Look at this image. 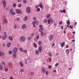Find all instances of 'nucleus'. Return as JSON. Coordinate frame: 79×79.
I'll return each instance as SVG.
<instances>
[{
    "label": "nucleus",
    "instance_id": "obj_4",
    "mask_svg": "<svg viewBox=\"0 0 79 79\" xmlns=\"http://www.w3.org/2000/svg\"><path fill=\"white\" fill-rule=\"evenodd\" d=\"M48 24H50V21L51 23H53V19L52 18H50L48 20Z\"/></svg>",
    "mask_w": 79,
    "mask_h": 79
},
{
    "label": "nucleus",
    "instance_id": "obj_55",
    "mask_svg": "<svg viewBox=\"0 0 79 79\" xmlns=\"http://www.w3.org/2000/svg\"><path fill=\"white\" fill-rule=\"evenodd\" d=\"M39 27H40V28H42V25H40Z\"/></svg>",
    "mask_w": 79,
    "mask_h": 79
},
{
    "label": "nucleus",
    "instance_id": "obj_32",
    "mask_svg": "<svg viewBox=\"0 0 79 79\" xmlns=\"http://www.w3.org/2000/svg\"><path fill=\"white\" fill-rule=\"evenodd\" d=\"M23 2L24 4H26V3H27L26 0H23Z\"/></svg>",
    "mask_w": 79,
    "mask_h": 79
},
{
    "label": "nucleus",
    "instance_id": "obj_28",
    "mask_svg": "<svg viewBox=\"0 0 79 79\" xmlns=\"http://www.w3.org/2000/svg\"><path fill=\"white\" fill-rule=\"evenodd\" d=\"M40 7L41 8H44V7L42 6V4L40 5Z\"/></svg>",
    "mask_w": 79,
    "mask_h": 79
},
{
    "label": "nucleus",
    "instance_id": "obj_57",
    "mask_svg": "<svg viewBox=\"0 0 79 79\" xmlns=\"http://www.w3.org/2000/svg\"><path fill=\"white\" fill-rule=\"evenodd\" d=\"M18 2H21V0H17Z\"/></svg>",
    "mask_w": 79,
    "mask_h": 79
},
{
    "label": "nucleus",
    "instance_id": "obj_41",
    "mask_svg": "<svg viewBox=\"0 0 79 79\" xmlns=\"http://www.w3.org/2000/svg\"><path fill=\"white\" fill-rule=\"evenodd\" d=\"M50 17V15H48V16H47V18H49Z\"/></svg>",
    "mask_w": 79,
    "mask_h": 79
},
{
    "label": "nucleus",
    "instance_id": "obj_26",
    "mask_svg": "<svg viewBox=\"0 0 79 79\" xmlns=\"http://www.w3.org/2000/svg\"><path fill=\"white\" fill-rule=\"evenodd\" d=\"M66 23L67 24L70 25V21L69 20H68Z\"/></svg>",
    "mask_w": 79,
    "mask_h": 79
},
{
    "label": "nucleus",
    "instance_id": "obj_37",
    "mask_svg": "<svg viewBox=\"0 0 79 79\" xmlns=\"http://www.w3.org/2000/svg\"><path fill=\"white\" fill-rule=\"evenodd\" d=\"M40 34H41V36H42L43 34H44V32H41Z\"/></svg>",
    "mask_w": 79,
    "mask_h": 79
},
{
    "label": "nucleus",
    "instance_id": "obj_49",
    "mask_svg": "<svg viewBox=\"0 0 79 79\" xmlns=\"http://www.w3.org/2000/svg\"><path fill=\"white\" fill-rule=\"evenodd\" d=\"M39 45H41V41H39Z\"/></svg>",
    "mask_w": 79,
    "mask_h": 79
},
{
    "label": "nucleus",
    "instance_id": "obj_22",
    "mask_svg": "<svg viewBox=\"0 0 79 79\" xmlns=\"http://www.w3.org/2000/svg\"><path fill=\"white\" fill-rule=\"evenodd\" d=\"M4 23H5L6 24L8 22V20H6V19H5L4 20Z\"/></svg>",
    "mask_w": 79,
    "mask_h": 79
},
{
    "label": "nucleus",
    "instance_id": "obj_31",
    "mask_svg": "<svg viewBox=\"0 0 79 79\" xmlns=\"http://www.w3.org/2000/svg\"><path fill=\"white\" fill-rule=\"evenodd\" d=\"M48 21V20H47V19H46L44 20V23H47V22Z\"/></svg>",
    "mask_w": 79,
    "mask_h": 79
},
{
    "label": "nucleus",
    "instance_id": "obj_29",
    "mask_svg": "<svg viewBox=\"0 0 79 79\" xmlns=\"http://www.w3.org/2000/svg\"><path fill=\"white\" fill-rule=\"evenodd\" d=\"M20 52H23V49L21 48H20Z\"/></svg>",
    "mask_w": 79,
    "mask_h": 79
},
{
    "label": "nucleus",
    "instance_id": "obj_64",
    "mask_svg": "<svg viewBox=\"0 0 79 79\" xmlns=\"http://www.w3.org/2000/svg\"><path fill=\"white\" fill-rule=\"evenodd\" d=\"M10 79H13V77H10Z\"/></svg>",
    "mask_w": 79,
    "mask_h": 79
},
{
    "label": "nucleus",
    "instance_id": "obj_5",
    "mask_svg": "<svg viewBox=\"0 0 79 79\" xmlns=\"http://www.w3.org/2000/svg\"><path fill=\"white\" fill-rule=\"evenodd\" d=\"M16 12L18 14H21L22 12L20 10L18 9L16 10Z\"/></svg>",
    "mask_w": 79,
    "mask_h": 79
},
{
    "label": "nucleus",
    "instance_id": "obj_13",
    "mask_svg": "<svg viewBox=\"0 0 79 79\" xmlns=\"http://www.w3.org/2000/svg\"><path fill=\"white\" fill-rule=\"evenodd\" d=\"M9 39L11 40V41H13V39L11 36H9Z\"/></svg>",
    "mask_w": 79,
    "mask_h": 79
},
{
    "label": "nucleus",
    "instance_id": "obj_60",
    "mask_svg": "<svg viewBox=\"0 0 79 79\" xmlns=\"http://www.w3.org/2000/svg\"><path fill=\"white\" fill-rule=\"evenodd\" d=\"M2 64H3L5 65V62H2Z\"/></svg>",
    "mask_w": 79,
    "mask_h": 79
},
{
    "label": "nucleus",
    "instance_id": "obj_56",
    "mask_svg": "<svg viewBox=\"0 0 79 79\" xmlns=\"http://www.w3.org/2000/svg\"><path fill=\"white\" fill-rule=\"evenodd\" d=\"M17 21H19V18H17Z\"/></svg>",
    "mask_w": 79,
    "mask_h": 79
},
{
    "label": "nucleus",
    "instance_id": "obj_18",
    "mask_svg": "<svg viewBox=\"0 0 79 79\" xmlns=\"http://www.w3.org/2000/svg\"><path fill=\"white\" fill-rule=\"evenodd\" d=\"M33 45L35 48H37V44H36L35 43H33Z\"/></svg>",
    "mask_w": 79,
    "mask_h": 79
},
{
    "label": "nucleus",
    "instance_id": "obj_46",
    "mask_svg": "<svg viewBox=\"0 0 79 79\" xmlns=\"http://www.w3.org/2000/svg\"><path fill=\"white\" fill-rule=\"evenodd\" d=\"M23 69H21L20 70V72L21 73H23Z\"/></svg>",
    "mask_w": 79,
    "mask_h": 79
},
{
    "label": "nucleus",
    "instance_id": "obj_33",
    "mask_svg": "<svg viewBox=\"0 0 79 79\" xmlns=\"http://www.w3.org/2000/svg\"><path fill=\"white\" fill-rule=\"evenodd\" d=\"M35 24H36V22H35L34 21L32 22L33 25H35Z\"/></svg>",
    "mask_w": 79,
    "mask_h": 79
},
{
    "label": "nucleus",
    "instance_id": "obj_42",
    "mask_svg": "<svg viewBox=\"0 0 79 79\" xmlns=\"http://www.w3.org/2000/svg\"><path fill=\"white\" fill-rule=\"evenodd\" d=\"M5 71H6V72H7V71H8V69L7 68H6V69H5Z\"/></svg>",
    "mask_w": 79,
    "mask_h": 79
},
{
    "label": "nucleus",
    "instance_id": "obj_21",
    "mask_svg": "<svg viewBox=\"0 0 79 79\" xmlns=\"http://www.w3.org/2000/svg\"><path fill=\"white\" fill-rule=\"evenodd\" d=\"M27 19V16H26L25 17L23 20L24 21H26Z\"/></svg>",
    "mask_w": 79,
    "mask_h": 79
},
{
    "label": "nucleus",
    "instance_id": "obj_44",
    "mask_svg": "<svg viewBox=\"0 0 79 79\" xmlns=\"http://www.w3.org/2000/svg\"><path fill=\"white\" fill-rule=\"evenodd\" d=\"M58 65V63H56L55 65V66L56 67Z\"/></svg>",
    "mask_w": 79,
    "mask_h": 79
},
{
    "label": "nucleus",
    "instance_id": "obj_23",
    "mask_svg": "<svg viewBox=\"0 0 79 79\" xmlns=\"http://www.w3.org/2000/svg\"><path fill=\"white\" fill-rule=\"evenodd\" d=\"M9 54H11L13 53V51H11V50H10L9 51Z\"/></svg>",
    "mask_w": 79,
    "mask_h": 79
},
{
    "label": "nucleus",
    "instance_id": "obj_27",
    "mask_svg": "<svg viewBox=\"0 0 79 79\" xmlns=\"http://www.w3.org/2000/svg\"><path fill=\"white\" fill-rule=\"evenodd\" d=\"M32 39V37L31 36H29L28 37V40H31Z\"/></svg>",
    "mask_w": 79,
    "mask_h": 79
},
{
    "label": "nucleus",
    "instance_id": "obj_14",
    "mask_svg": "<svg viewBox=\"0 0 79 79\" xmlns=\"http://www.w3.org/2000/svg\"><path fill=\"white\" fill-rule=\"evenodd\" d=\"M65 44V43H64V42H62L61 45V47H63V46H64V45Z\"/></svg>",
    "mask_w": 79,
    "mask_h": 79
},
{
    "label": "nucleus",
    "instance_id": "obj_1",
    "mask_svg": "<svg viewBox=\"0 0 79 79\" xmlns=\"http://www.w3.org/2000/svg\"><path fill=\"white\" fill-rule=\"evenodd\" d=\"M1 3L3 4L4 8L6 6V1L5 0H2L1 2Z\"/></svg>",
    "mask_w": 79,
    "mask_h": 79
},
{
    "label": "nucleus",
    "instance_id": "obj_35",
    "mask_svg": "<svg viewBox=\"0 0 79 79\" xmlns=\"http://www.w3.org/2000/svg\"><path fill=\"white\" fill-rule=\"evenodd\" d=\"M37 11L39 12L40 11V8H38L37 10Z\"/></svg>",
    "mask_w": 79,
    "mask_h": 79
},
{
    "label": "nucleus",
    "instance_id": "obj_36",
    "mask_svg": "<svg viewBox=\"0 0 79 79\" xmlns=\"http://www.w3.org/2000/svg\"><path fill=\"white\" fill-rule=\"evenodd\" d=\"M16 4H13V7H16Z\"/></svg>",
    "mask_w": 79,
    "mask_h": 79
},
{
    "label": "nucleus",
    "instance_id": "obj_7",
    "mask_svg": "<svg viewBox=\"0 0 79 79\" xmlns=\"http://www.w3.org/2000/svg\"><path fill=\"white\" fill-rule=\"evenodd\" d=\"M13 52L14 53H16L17 52V48H14Z\"/></svg>",
    "mask_w": 79,
    "mask_h": 79
},
{
    "label": "nucleus",
    "instance_id": "obj_25",
    "mask_svg": "<svg viewBox=\"0 0 79 79\" xmlns=\"http://www.w3.org/2000/svg\"><path fill=\"white\" fill-rule=\"evenodd\" d=\"M48 55L50 56H52V53L50 52H49Z\"/></svg>",
    "mask_w": 79,
    "mask_h": 79
},
{
    "label": "nucleus",
    "instance_id": "obj_17",
    "mask_svg": "<svg viewBox=\"0 0 79 79\" xmlns=\"http://www.w3.org/2000/svg\"><path fill=\"white\" fill-rule=\"evenodd\" d=\"M43 30H44V28H40L39 30V31L40 32H42V31H43Z\"/></svg>",
    "mask_w": 79,
    "mask_h": 79
},
{
    "label": "nucleus",
    "instance_id": "obj_45",
    "mask_svg": "<svg viewBox=\"0 0 79 79\" xmlns=\"http://www.w3.org/2000/svg\"><path fill=\"white\" fill-rule=\"evenodd\" d=\"M16 28H17V26L16 25H15L14 27V29H16Z\"/></svg>",
    "mask_w": 79,
    "mask_h": 79
},
{
    "label": "nucleus",
    "instance_id": "obj_30",
    "mask_svg": "<svg viewBox=\"0 0 79 79\" xmlns=\"http://www.w3.org/2000/svg\"><path fill=\"white\" fill-rule=\"evenodd\" d=\"M3 69V67L2 65H0V70H2Z\"/></svg>",
    "mask_w": 79,
    "mask_h": 79
},
{
    "label": "nucleus",
    "instance_id": "obj_53",
    "mask_svg": "<svg viewBox=\"0 0 79 79\" xmlns=\"http://www.w3.org/2000/svg\"><path fill=\"white\" fill-rule=\"evenodd\" d=\"M69 27L71 28V29H73V27H71V25H70Z\"/></svg>",
    "mask_w": 79,
    "mask_h": 79
},
{
    "label": "nucleus",
    "instance_id": "obj_15",
    "mask_svg": "<svg viewBox=\"0 0 79 79\" xmlns=\"http://www.w3.org/2000/svg\"><path fill=\"white\" fill-rule=\"evenodd\" d=\"M42 71L43 73H45V68H42Z\"/></svg>",
    "mask_w": 79,
    "mask_h": 79
},
{
    "label": "nucleus",
    "instance_id": "obj_47",
    "mask_svg": "<svg viewBox=\"0 0 79 79\" xmlns=\"http://www.w3.org/2000/svg\"><path fill=\"white\" fill-rule=\"evenodd\" d=\"M63 12L64 13H66V10H65L64 9L63 10Z\"/></svg>",
    "mask_w": 79,
    "mask_h": 79
},
{
    "label": "nucleus",
    "instance_id": "obj_34",
    "mask_svg": "<svg viewBox=\"0 0 79 79\" xmlns=\"http://www.w3.org/2000/svg\"><path fill=\"white\" fill-rule=\"evenodd\" d=\"M46 74L48 75V71H47L46 72Z\"/></svg>",
    "mask_w": 79,
    "mask_h": 79
},
{
    "label": "nucleus",
    "instance_id": "obj_19",
    "mask_svg": "<svg viewBox=\"0 0 79 79\" xmlns=\"http://www.w3.org/2000/svg\"><path fill=\"white\" fill-rule=\"evenodd\" d=\"M13 57L14 58H16V53H14Z\"/></svg>",
    "mask_w": 79,
    "mask_h": 79
},
{
    "label": "nucleus",
    "instance_id": "obj_24",
    "mask_svg": "<svg viewBox=\"0 0 79 79\" xmlns=\"http://www.w3.org/2000/svg\"><path fill=\"white\" fill-rule=\"evenodd\" d=\"M6 36H2V40H5V39H6Z\"/></svg>",
    "mask_w": 79,
    "mask_h": 79
},
{
    "label": "nucleus",
    "instance_id": "obj_43",
    "mask_svg": "<svg viewBox=\"0 0 79 79\" xmlns=\"http://www.w3.org/2000/svg\"><path fill=\"white\" fill-rule=\"evenodd\" d=\"M34 34L32 33L31 34V37H33V36H34Z\"/></svg>",
    "mask_w": 79,
    "mask_h": 79
},
{
    "label": "nucleus",
    "instance_id": "obj_50",
    "mask_svg": "<svg viewBox=\"0 0 79 79\" xmlns=\"http://www.w3.org/2000/svg\"><path fill=\"white\" fill-rule=\"evenodd\" d=\"M23 52H25V53H27V51L26 50H25L23 51Z\"/></svg>",
    "mask_w": 79,
    "mask_h": 79
},
{
    "label": "nucleus",
    "instance_id": "obj_48",
    "mask_svg": "<svg viewBox=\"0 0 79 79\" xmlns=\"http://www.w3.org/2000/svg\"><path fill=\"white\" fill-rule=\"evenodd\" d=\"M39 39V35H38L36 37V39Z\"/></svg>",
    "mask_w": 79,
    "mask_h": 79
},
{
    "label": "nucleus",
    "instance_id": "obj_2",
    "mask_svg": "<svg viewBox=\"0 0 79 79\" xmlns=\"http://www.w3.org/2000/svg\"><path fill=\"white\" fill-rule=\"evenodd\" d=\"M26 38L24 37L21 36L20 38V40L22 42H24L26 40Z\"/></svg>",
    "mask_w": 79,
    "mask_h": 79
},
{
    "label": "nucleus",
    "instance_id": "obj_52",
    "mask_svg": "<svg viewBox=\"0 0 79 79\" xmlns=\"http://www.w3.org/2000/svg\"><path fill=\"white\" fill-rule=\"evenodd\" d=\"M33 19L34 21L36 20V18H35V17H34V18H33Z\"/></svg>",
    "mask_w": 79,
    "mask_h": 79
},
{
    "label": "nucleus",
    "instance_id": "obj_16",
    "mask_svg": "<svg viewBox=\"0 0 79 79\" xmlns=\"http://www.w3.org/2000/svg\"><path fill=\"white\" fill-rule=\"evenodd\" d=\"M35 53L36 55H39V52L37 50H36L35 51Z\"/></svg>",
    "mask_w": 79,
    "mask_h": 79
},
{
    "label": "nucleus",
    "instance_id": "obj_10",
    "mask_svg": "<svg viewBox=\"0 0 79 79\" xmlns=\"http://www.w3.org/2000/svg\"><path fill=\"white\" fill-rule=\"evenodd\" d=\"M38 50L40 52H42V46L40 47L39 48Z\"/></svg>",
    "mask_w": 79,
    "mask_h": 79
},
{
    "label": "nucleus",
    "instance_id": "obj_61",
    "mask_svg": "<svg viewBox=\"0 0 79 79\" xmlns=\"http://www.w3.org/2000/svg\"><path fill=\"white\" fill-rule=\"evenodd\" d=\"M49 60L50 61V62L52 61V60L51 59V58H49Z\"/></svg>",
    "mask_w": 79,
    "mask_h": 79
},
{
    "label": "nucleus",
    "instance_id": "obj_3",
    "mask_svg": "<svg viewBox=\"0 0 79 79\" xmlns=\"http://www.w3.org/2000/svg\"><path fill=\"white\" fill-rule=\"evenodd\" d=\"M10 13L11 14V15H15L16 13L15 12H14L13 11V10H12V9H11L10 11Z\"/></svg>",
    "mask_w": 79,
    "mask_h": 79
},
{
    "label": "nucleus",
    "instance_id": "obj_62",
    "mask_svg": "<svg viewBox=\"0 0 79 79\" xmlns=\"http://www.w3.org/2000/svg\"><path fill=\"white\" fill-rule=\"evenodd\" d=\"M70 25H69V24H68L67 25V27H68V28H69V26Z\"/></svg>",
    "mask_w": 79,
    "mask_h": 79
},
{
    "label": "nucleus",
    "instance_id": "obj_54",
    "mask_svg": "<svg viewBox=\"0 0 79 79\" xmlns=\"http://www.w3.org/2000/svg\"><path fill=\"white\" fill-rule=\"evenodd\" d=\"M21 5L19 4L18 5V7H21Z\"/></svg>",
    "mask_w": 79,
    "mask_h": 79
},
{
    "label": "nucleus",
    "instance_id": "obj_59",
    "mask_svg": "<svg viewBox=\"0 0 79 79\" xmlns=\"http://www.w3.org/2000/svg\"><path fill=\"white\" fill-rule=\"evenodd\" d=\"M54 26H55V27H56V23H54Z\"/></svg>",
    "mask_w": 79,
    "mask_h": 79
},
{
    "label": "nucleus",
    "instance_id": "obj_40",
    "mask_svg": "<svg viewBox=\"0 0 79 79\" xmlns=\"http://www.w3.org/2000/svg\"><path fill=\"white\" fill-rule=\"evenodd\" d=\"M48 68H49V69H51V68H52V65H49Z\"/></svg>",
    "mask_w": 79,
    "mask_h": 79
},
{
    "label": "nucleus",
    "instance_id": "obj_51",
    "mask_svg": "<svg viewBox=\"0 0 79 79\" xmlns=\"http://www.w3.org/2000/svg\"><path fill=\"white\" fill-rule=\"evenodd\" d=\"M6 32H4V35H5V36H6Z\"/></svg>",
    "mask_w": 79,
    "mask_h": 79
},
{
    "label": "nucleus",
    "instance_id": "obj_6",
    "mask_svg": "<svg viewBox=\"0 0 79 79\" xmlns=\"http://www.w3.org/2000/svg\"><path fill=\"white\" fill-rule=\"evenodd\" d=\"M27 11L28 13H31V9L30 8L28 7L26 8Z\"/></svg>",
    "mask_w": 79,
    "mask_h": 79
},
{
    "label": "nucleus",
    "instance_id": "obj_12",
    "mask_svg": "<svg viewBox=\"0 0 79 79\" xmlns=\"http://www.w3.org/2000/svg\"><path fill=\"white\" fill-rule=\"evenodd\" d=\"M19 64L21 66V67H23V62L21 61H20L19 62Z\"/></svg>",
    "mask_w": 79,
    "mask_h": 79
},
{
    "label": "nucleus",
    "instance_id": "obj_11",
    "mask_svg": "<svg viewBox=\"0 0 79 79\" xmlns=\"http://www.w3.org/2000/svg\"><path fill=\"white\" fill-rule=\"evenodd\" d=\"M53 39V35H50V38L49 39V40H52Z\"/></svg>",
    "mask_w": 79,
    "mask_h": 79
},
{
    "label": "nucleus",
    "instance_id": "obj_9",
    "mask_svg": "<svg viewBox=\"0 0 79 79\" xmlns=\"http://www.w3.org/2000/svg\"><path fill=\"white\" fill-rule=\"evenodd\" d=\"M1 55H2V56H4L5 55V53L3 52H1L0 51V57L1 56Z\"/></svg>",
    "mask_w": 79,
    "mask_h": 79
},
{
    "label": "nucleus",
    "instance_id": "obj_63",
    "mask_svg": "<svg viewBox=\"0 0 79 79\" xmlns=\"http://www.w3.org/2000/svg\"><path fill=\"white\" fill-rule=\"evenodd\" d=\"M55 44H52V47H53V46H55Z\"/></svg>",
    "mask_w": 79,
    "mask_h": 79
},
{
    "label": "nucleus",
    "instance_id": "obj_20",
    "mask_svg": "<svg viewBox=\"0 0 79 79\" xmlns=\"http://www.w3.org/2000/svg\"><path fill=\"white\" fill-rule=\"evenodd\" d=\"M11 44V42H10L9 44H7V47H10V45Z\"/></svg>",
    "mask_w": 79,
    "mask_h": 79
},
{
    "label": "nucleus",
    "instance_id": "obj_58",
    "mask_svg": "<svg viewBox=\"0 0 79 79\" xmlns=\"http://www.w3.org/2000/svg\"><path fill=\"white\" fill-rule=\"evenodd\" d=\"M66 29H67V27H66L64 29V31H66Z\"/></svg>",
    "mask_w": 79,
    "mask_h": 79
},
{
    "label": "nucleus",
    "instance_id": "obj_38",
    "mask_svg": "<svg viewBox=\"0 0 79 79\" xmlns=\"http://www.w3.org/2000/svg\"><path fill=\"white\" fill-rule=\"evenodd\" d=\"M30 75L31 76H32V75H34V72H31L30 73Z\"/></svg>",
    "mask_w": 79,
    "mask_h": 79
},
{
    "label": "nucleus",
    "instance_id": "obj_39",
    "mask_svg": "<svg viewBox=\"0 0 79 79\" xmlns=\"http://www.w3.org/2000/svg\"><path fill=\"white\" fill-rule=\"evenodd\" d=\"M62 23H63V22L61 21H60L59 23V24H62Z\"/></svg>",
    "mask_w": 79,
    "mask_h": 79
},
{
    "label": "nucleus",
    "instance_id": "obj_8",
    "mask_svg": "<svg viewBox=\"0 0 79 79\" xmlns=\"http://www.w3.org/2000/svg\"><path fill=\"white\" fill-rule=\"evenodd\" d=\"M26 24H24L22 26V28L23 29H26Z\"/></svg>",
    "mask_w": 79,
    "mask_h": 79
}]
</instances>
